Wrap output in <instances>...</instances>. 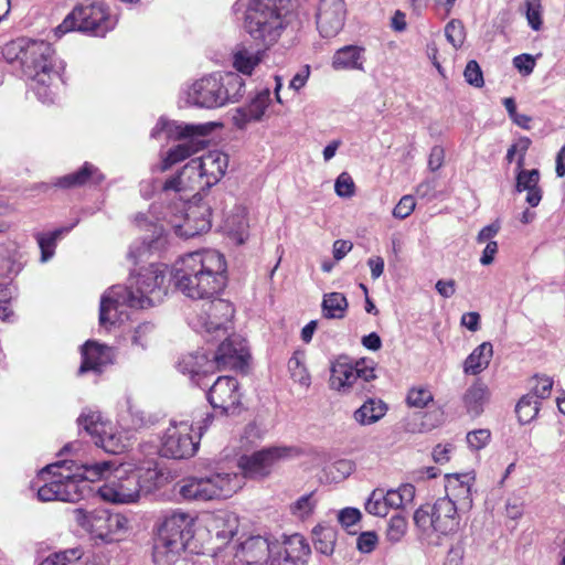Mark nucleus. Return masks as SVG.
<instances>
[{"label": "nucleus", "instance_id": "052dcab7", "mask_svg": "<svg viewBox=\"0 0 565 565\" xmlns=\"http://www.w3.org/2000/svg\"><path fill=\"white\" fill-rule=\"evenodd\" d=\"M463 76L466 82L471 86L480 88L484 85L482 71L475 60H471L467 63L463 71Z\"/></svg>", "mask_w": 565, "mask_h": 565}, {"label": "nucleus", "instance_id": "09e8293b", "mask_svg": "<svg viewBox=\"0 0 565 565\" xmlns=\"http://www.w3.org/2000/svg\"><path fill=\"white\" fill-rule=\"evenodd\" d=\"M315 493L303 494L290 505V513L298 520L305 521L310 518L317 507Z\"/></svg>", "mask_w": 565, "mask_h": 565}, {"label": "nucleus", "instance_id": "20e7f679", "mask_svg": "<svg viewBox=\"0 0 565 565\" xmlns=\"http://www.w3.org/2000/svg\"><path fill=\"white\" fill-rule=\"evenodd\" d=\"M298 0H250L244 13V30L254 44L275 46L296 18Z\"/></svg>", "mask_w": 565, "mask_h": 565}, {"label": "nucleus", "instance_id": "ea45409f", "mask_svg": "<svg viewBox=\"0 0 565 565\" xmlns=\"http://www.w3.org/2000/svg\"><path fill=\"white\" fill-rule=\"evenodd\" d=\"M337 533L329 526L317 525L312 530V542L317 552L330 556L334 551Z\"/></svg>", "mask_w": 565, "mask_h": 565}, {"label": "nucleus", "instance_id": "4c0bfd02", "mask_svg": "<svg viewBox=\"0 0 565 565\" xmlns=\"http://www.w3.org/2000/svg\"><path fill=\"white\" fill-rule=\"evenodd\" d=\"M78 426L89 434L96 440L102 434L107 433L109 424L104 422L97 411L86 408L77 418Z\"/></svg>", "mask_w": 565, "mask_h": 565}, {"label": "nucleus", "instance_id": "a19ab883", "mask_svg": "<svg viewBox=\"0 0 565 565\" xmlns=\"http://www.w3.org/2000/svg\"><path fill=\"white\" fill-rule=\"evenodd\" d=\"M488 398V388L482 383L472 384L463 395V402L470 414L479 415Z\"/></svg>", "mask_w": 565, "mask_h": 565}, {"label": "nucleus", "instance_id": "c85d7f7f", "mask_svg": "<svg viewBox=\"0 0 565 565\" xmlns=\"http://www.w3.org/2000/svg\"><path fill=\"white\" fill-rule=\"evenodd\" d=\"M365 49L359 45H345L337 50L331 66L335 71H364Z\"/></svg>", "mask_w": 565, "mask_h": 565}, {"label": "nucleus", "instance_id": "8fccbe9b", "mask_svg": "<svg viewBox=\"0 0 565 565\" xmlns=\"http://www.w3.org/2000/svg\"><path fill=\"white\" fill-rule=\"evenodd\" d=\"M540 411V401L535 395L526 394L516 404L515 412L522 424L530 423Z\"/></svg>", "mask_w": 565, "mask_h": 565}, {"label": "nucleus", "instance_id": "a18cd8bd", "mask_svg": "<svg viewBox=\"0 0 565 565\" xmlns=\"http://www.w3.org/2000/svg\"><path fill=\"white\" fill-rule=\"evenodd\" d=\"M95 444L111 454L122 452L129 445L127 437L122 434L113 433L110 427L107 428L106 434H102L95 440Z\"/></svg>", "mask_w": 565, "mask_h": 565}, {"label": "nucleus", "instance_id": "c03bdc74", "mask_svg": "<svg viewBox=\"0 0 565 565\" xmlns=\"http://www.w3.org/2000/svg\"><path fill=\"white\" fill-rule=\"evenodd\" d=\"M521 10L533 31H540L543 28L544 8L542 0H523Z\"/></svg>", "mask_w": 565, "mask_h": 565}, {"label": "nucleus", "instance_id": "0e129e2a", "mask_svg": "<svg viewBox=\"0 0 565 565\" xmlns=\"http://www.w3.org/2000/svg\"><path fill=\"white\" fill-rule=\"evenodd\" d=\"M553 387V380L548 376H536L535 384L532 387L531 395H535L536 399L547 398Z\"/></svg>", "mask_w": 565, "mask_h": 565}, {"label": "nucleus", "instance_id": "bb28decb", "mask_svg": "<svg viewBox=\"0 0 565 565\" xmlns=\"http://www.w3.org/2000/svg\"><path fill=\"white\" fill-rule=\"evenodd\" d=\"M196 158L207 188L216 184L227 170L228 156L220 150L209 151Z\"/></svg>", "mask_w": 565, "mask_h": 565}, {"label": "nucleus", "instance_id": "7c9ffc66", "mask_svg": "<svg viewBox=\"0 0 565 565\" xmlns=\"http://www.w3.org/2000/svg\"><path fill=\"white\" fill-rule=\"evenodd\" d=\"M205 189L209 188L205 186V179L196 157L191 158L182 167H179V193L186 190L200 193Z\"/></svg>", "mask_w": 565, "mask_h": 565}, {"label": "nucleus", "instance_id": "de8ad7c7", "mask_svg": "<svg viewBox=\"0 0 565 565\" xmlns=\"http://www.w3.org/2000/svg\"><path fill=\"white\" fill-rule=\"evenodd\" d=\"M364 508L369 514L381 518L386 516L390 512V508L386 503L385 490L381 488L374 489L369 495Z\"/></svg>", "mask_w": 565, "mask_h": 565}, {"label": "nucleus", "instance_id": "5701e85b", "mask_svg": "<svg viewBox=\"0 0 565 565\" xmlns=\"http://www.w3.org/2000/svg\"><path fill=\"white\" fill-rule=\"evenodd\" d=\"M113 360L114 351L110 347L87 341L82 348V363L78 374L82 375L88 372L100 374L107 365L113 363Z\"/></svg>", "mask_w": 565, "mask_h": 565}, {"label": "nucleus", "instance_id": "cd10ccee", "mask_svg": "<svg viewBox=\"0 0 565 565\" xmlns=\"http://www.w3.org/2000/svg\"><path fill=\"white\" fill-rule=\"evenodd\" d=\"M541 174L537 169L526 170L523 167L515 169V191L518 193L526 192V203L535 207L542 200V189L540 186Z\"/></svg>", "mask_w": 565, "mask_h": 565}, {"label": "nucleus", "instance_id": "13d9d810", "mask_svg": "<svg viewBox=\"0 0 565 565\" xmlns=\"http://www.w3.org/2000/svg\"><path fill=\"white\" fill-rule=\"evenodd\" d=\"M433 401V394L427 388H412L407 394V404L412 407L424 408Z\"/></svg>", "mask_w": 565, "mask_h": 565}, {"label": "nucleus", "instance_id": "6ab92c4d", "mask_svg": "<svg viewBox=\"0 0 565 565\" xmlns=\"http://www.w3.org/2000/svg\"><path fill=\"white\" fill-rule=\"evenodd\" d=\"M217 126L218 124L213 121L179 124V164L202 151L209 142V136Z\"/></svg>", "mask_w": 565, "mask_h": 565}, {"label": "nucleus", "instance_id": "603ef678", "mask_svg": "<svg viewBox=\"0 0 565 565\" xmlns=\"http://www.w3.org/2000/svg\"><path fill=\"white\" fill-rule=\"evenodd\" d=\"M406 532L407 520L401 514H395L388 521L385 536L390 543L396 544L402 541Z\"/></svg>", "mask_w": 565, "mask_h": 565}, {"label": "nucleus", "instance_id": "4468645a", "mask_svg": "<svg viewBox=\"0 0 565 565\" xmlns=\"http://www.w3.org/2000/svg\"><path fill=\"white\" fill-rule=\"evenodd\" d=\"M74 521L85 531L95 537L104 541L113 540L111 535L126 532L129 527V520L120 513H110L99 508L87 511L83 508L74 509Z\"/></svg>", "mask_w": 565, "mask_h": 565}, {"label": "nucleus", "instance_id": "9b49d317", "mask_svg": "<svg viewBox=\"0 0 565 565\" xmlns=\"http://www.w3.org/2000/svg\"><path fill=\"white\" fill-rule=\"evenodd\" d=\"M241 488V479L233 473H214L206 478L182 480L179 494L186 500H215L232 497Z\"/></svg>", "mask_w": 565, "mask_h": 565}, {"label": "nucleus", "instance_id": "79ce46f5", "mask_svg": "<svg viewBox=\"0 0 565 565\" xmlns=\"http://www.w3.org/2000/svg\"><path fill=\"white\" fill-rule=\"evenodd\" d=\"M386 503L391 509H404L412 503L415 498V487L411 483L399 486L397 489L385 491Z\"/></svg>", "mask_w": 565, "mask_h": 565}, {"label": "nucleus", "instance_id": "f03ea898", "mask_svg": "<svg viewBox=\"0 0 565 565\" xmlns=\"http://www.w3.org/2000/svg\"><path fill=\"white\" fill-rule=\"evenodd\" d=\"M2 54L8 63L19 64L41 103L55 102L57 88L65 83V63L55 56L49 42L19 38L6 44Z\"/></svg>", "mask_w": 565, "mask_h": 565}, {"label": "nucleus", "instance_id": "b1692460", "mask_svg": "<svg viewBox=\"0 0 565 565\" xmlns=\"http://www.w3.org/2000/svg\"><path fill=\"white\" fill-rule=\"evenodd\" d=\"M207 422L209 417L191 423L179 422V459L191 458L198 452Z\"/></svg>", "mask_w": 565, "mask_h": 565}, {"label": "nucleus", "instance_id": "0eeeda50", "mask_svg": "<svg viewBox=\"0 0 565 565\" xmlns=\"http://www.w3.org/2000/svg\"><path fill=\"white\" fill-rule=\"evenodd\" d=\"M81 469L86 481L95 482L106 479V483L98 490L105 501L132 503L138 501L142 493L136 476L137 471H132L130 465L115 466L113 461H96L84 463Z\"/></svg>", "mask_w": 565, "mask_h": 565}, {"label": "nucleus", "instance_id": "49530a36", "mask_svg": "<svg viewBox=\"0 0 565 565\" xmlns=\"http://www.w3.org/2000/svg\"><path fill=\"white\" fill-rule=\"evenodd\" d=\"M68 231H70V228H60V230H55L47 234H38L36 235L38 244L41 249V262L42 263H46L47 260H50L53 257V255L55 253L57 239L61 237V235L64 232H68Z\"/></svg>", "mask_w": 565, "mask_h": 565}, {"label": "nucleus", "instance_id": "2f4dec72", "mask_svg": "<svg viewBox=\"0 0 565 565\" xmlns=\"http://www.w3.org/2000/svg\"><path fill=\"white\" fill-rule=\"evenodd\" d=\"M103 179L104 175L92 163L85 162L78 171L57 178L54 185L63 189H70L87 183L98 184Z\"/></svg>", "mask_w": 565, "mask_h": 565}, {"label": "nucleus", "instance_id": "2eb2a0df", "mask_svg": "<svg viewBox=\"0 0 565 565\" xmlns=\"http://www.w3.org/2000/svg\"><path fill=\"white\" fill-rule=\"evenodd\" d=\"M375 377L372 362L361 360L352 363L347 359H339L331 366L330 387L341 393H348L360 382L369 383Z\"/></svg>", "mask_w": 565, "mask_h": 565}, {"label": "nucleus", "instance_id": "58836bf2", "mask_svg": "<svg viewBox=\"0 0 565 565\" xmlns=\"http://www.w3.org/2000/svg\"><path fill=\"white\" fill-rule=\"evenodd\" d=\"M322 312L328 319H342L345 316L349 303L341 292H330L323 296Z\"/></svg>", "mask_w": 565, "mask_h": 565}, {"label": "nucleus", "instance_id": "473e14b6", "mask_svg": "<svg viewBox=\"0 0 565 565\" xmlns=\"http://www.w3.org/2000/svg\"><path fill=\"white\" fill-rule=\"evenodd\" d=\"M153 227V235L150 239L143 238L142 242L131 245L128 253L130 259L137 262L148 254L161 253L166 248L168 241L163 228L157 225Z\"/></svg>", "mask_w": 565, "mask_h": 565}, {"label": "nucleus", "instance_id": "e433bc0d", "mask_svg": "<svg viewBox=\"0 0 565 565\" xmlns=\"http://www.w3.org/2000/svg\"><path fill=\"white\" fill-rule=\"evenodd\" d=\"M179 541L182 548L191 554L200 553L201 545L195 539L194 519L179 513Z\"/></svg>", "mask_w": 565, "mask_h": 565}, {"label": "nucleus", "instance_id": "412c9836", "mask_svg": "<svg viewBox=\"0 0 565 565\" xmlns=\"http://www.w3.org/2000/svg\"><path fill=\"white\" fill-rule=\"evenodd\" d=\"M206 397L213 408H218L223 413L235 409L241 401L237 380L232 376L217 377Z\"/></svg>", "mask_w": 565, "mask_h": 565}, {"label": "nucleus", "instance_id": "4be33fe9", "mask_svg": "<svg viewBox=\"0 0 565 565\" xmlns=\"http://www.w3.org/2000/svg\"><path fill=\"white\" fill-rule=\"evenodd\" d=\"M343 0H320L317 13V26L323 38L335 36L344 24Z\"/></svg>", "mask_w": 565, "mask_h": 565}, {"label": "nucleus", "instance_id": "bf43d9fd", "mask_svg": "<svg viewBox=\"0 0 565 565\" xmlns=\"http://www.w3.org/2000/svg\"><path fill=\"white\" fill-rule=\"evenodd\" d=\"M21 258L22 255L18 250H14L12 255L4 258L0 265L2 274L8 277L17 276L23 268Z\"/></svg>", "mask_w": 565, "mask_h": 565}, {"label": "nucleus", "instance_id": "39448f33", "mask_svg": "<svg viewBox=\"0 0 565 565\" xmlns=\"http://www.w3.org/2000/svg\"><path fill=\"white\" fill-rule=\"evenodd\" d=\"M171 426L161 437L158 457L146 459L136 467L138 482L143 494H156L161 499L174 497V460L177 452V427Z\"/></svg>", "mask_w": 565, "mask_h": 565}, {"label": "nucleus", "instance_id": "e2e57ef3", "mask_svg": "<svg viewBox=\"0 0 565 565\" xmlns=\"http://www.w3.org/2000/svg\"><path fill=\"white\" fill-rule=\"evenodd\" d=\"M334 191L341 198H351L354 195L355 185L353 179L348 172H342L335 180Z\"/></svg>", "mask_w": 565, "mask_h": 565}, {"label": "nucleus", "instance_id": "680f3d73", "mask_svg": "<svg viewBox=\"0 0 565 565\" xmlns=\"http://www.w3.org/2000/svg\"><path fill=\"white\" fill-rule=\"evenodd\" d=\"M288 367L295 381L305 386L309 385L310 375L298 356L294 355L292 358H290L288 362Z\"/></svg>", "mask_w": 565, "mask_h": 565}, {"label": "nucleus", "instance_id": "a878e982", "mask_svg": "<svg viewBox=\"0 0 565 565\" xmlns=\"http://www.w3.org/2000/svg\"><path fill=\"white\" fill-rule=\"evenodd\" d=\"M475 477L471 473H451L446 476L445 491L446 495L443 499H450L456 505L470 508L471 487Z\"/></svg>", "mask_w": 565, "mask_h": 565}, {"label": "nucleus", "instance_id": "ddd939ff", "mask_svg": "<svg viewBox=\"0 0 565 565\" xmlns=\"http://www.w3.org/2000/svg\"><path fill=\"white\" fill-rule=\"evenodd\" d=\"M205 306L202 313L190 318L192 328L202 333L207 341L227 335L233 328V305L225 299H214Z\"/></svg>", "mask_w": 565, "mask_h": 565}, {"label": "nucleus", "instance_id": "6e6552de", "mask_svg": "<svg viewBox=\"0 0 565 565\" xmlns=\"http://www.w3.org/2000/svg\"><path fill=\"white\" fill-rule=\"evenodd\" d=\"M225 340L218 345L213 358L209 360L205 354H198L192 359L194 364L184 363L183 373H189L191 381L198 386L206 385L202 382L205 374L216 370L239 369L248 358L245 340L238 334L224 335Z\"/></svg>", "mask_w": 565, "mask_h": 565}, {"label": "nucleus", "instance_id": "6e6d98bb", "mask_svg": "<svg viewBox=\"0 0 565 565\" xmlns=\"http://www.w3.org/2000/svg\"><path fill=\"white\" fill-rule=\"evenodd\" d=\"M491 433L488 429H476L467 434L468 447L473 451L483 449L490 441Z\"/></svg>", "mask_w": 565, "mask_h": 565}, {"label": "nucleus", "instance_id": "a211bd4d", "mask_svg": "<svg viewBox=\"0 0 565 565\" xmlns=\"http://www.w3.org/2000/svg\"><path fill=\"white\" fill-rule=\"evenodd\" d=\"M297 450L291 447L275 446L262 449L250 456H243L239 459V467L250 478H259L269 473L273 465L290 458Z\"/></svg>", "mask_w": 565, "mask_h": 565}, {"label": "nucleus", "instance_id": "f8f14e48", "mask_svg": "<svg viewBox=\"0 0 565 565\" xmlns=\"http://www.w3.org/2000/svg\"><path fill=\"white\" fill-rule=\"evenodd\" d=\"M458 508L450 499L439 498L433 505H423L414 513L415 525L424 535H449L459 527Z\"/></svg>", "mask_w": 565, "mask_h": 565}, {"label": "nucleus", "instance_id": "864d4df0", "mask_svg": "<svg viewBox=\"0 0 565 565\" xmlns=\"http://www.w3.org/2000/svg\"><path fill=\"white\" fill-rule=\"evenodd\" d=\"M153 324L143 322L137 326L131 335V345L135 349L145 351L152 341Z\"/></svg>", "mask_w": 565, "mask_h": 565}, {"label": "nucleus", "instance_id": "9d476101", "mask_svg": "<svg viewBox=\"0 0 565 565\" xmlns=\"http://www.w3.org/2000/svg\"><path fill=\"white\" fill-rule=\"evenodd\" d=\"M116 20L103 2L83 3L73 9L61 24L54 29L56 38L77 30L95 36H105L115 28Z\"/></svg>", "mask_w": 565, "mask_h": 565}, {"label": "nucleus", "instance_id": "3c124183", "mask_svg": "<svg viewBox=\"0 0 565 565\" xmlns=\"http://www.w3.org/2000/svg\"><path fill=\"white\" fill-rule=\"evenodd\" d=\"M82 553L77 548L55 552L39 562L38 565H77Z\"/></svg>", "mask_w": 565, "mask_h": 565}, {"label": "nucleus", "instance_id": "72a5a7b5", "mask_svg": "<svg viewBox=\"0 0 565 565\" xmlns=\"http://www.w3.org/2000/svg\"><path fill=\"white\" fill-rule=\"evenodd\" d=\"M248 228L247 212L242 206L235 207L234 212L226 217L224 223L227 236L237 245L246 242L249 235Z\"/></svg>", "mask_w": 565, "mask_h": 565}, {"label": "nucleus", "instance_id": "1a4fd4ad", "mask_svg": "<svg viewBox=\"0 0 565 565\" xmlns=\"http://www.w3.org/2000/svg\"><path fill=\"white\" fill-rule=\"evenodd\" d=\"M72 460H62L47 465L40 471V478L45 481L38 490V498L47 502L75 501L79 498L78 482L85 481L83 478V469Z\"/></svg>", "mask_w": 565, "mask_h": 565}, {"label": "nucleus", "instance_id": "c756f323", "mask_svg": "<svg viewBox=\"0 0 565 565\" xmlns=\"http://www.w3.org/2000/svg\"><path fill=\"white\" fill-rule=\"evenodd\" d=\"M253 49L245 44H239L233 52V66L244 75H252L254 70L262 63L268 50L264 47Z\"/></svg>", "mask_w": 565, "mask_h": 565}, {"label": "nucleus", "instance_id": "f3484780", "mask_svg": "<svg viewBox=\"0 0 565 565\" xmlns=\"http://www.w3.org/2000/svg\"><path fill=\"white\" fill-rule=\"evenodd\" d=\"M179 201H183L179 236L189 238L210 230V206L202 201L201 193L195 192L190 200L179 195Z\"/></svg>", "mask_w": 565, "mask_h": 565}, {"label": "nucleus", "instance_id": "774afa93", "mask_svg": "<svg viewBox=\"0 0 565 565\" xmlns=\"http://www.w3.org/2000/svg\"><path fill=\"white\" fill-rule=\"evenodd\" d=\"M361 519V512L355 508H344L338 512V521L342 526L349 527L358 523Z\"/></svg>", "mask_w": 565, "mask_h": 565}, {"label": "nucleus", "instance_id": "4d7b16f0", "mask_svg": "<svg viewBox=\"0 0 565 565\" xmlns=\"http://www.w3.org/2000/svg\"><path fill=\"white\" fill-rule=\"evenodd\" d=\"M151 138L153 139H167V140H177V126L174 122L167 121L163 117H161L156 125V127L151 131Z\"/></svg>", "mask_w": 565, "mask_h": 565}, {"label": "nucleus", "instance_id": "423d86ee", "mask_svg": "<svg viewBox=\"0 0 565 565\" xmlns=\"http://www.w3.org/2000/svg\"><path fill=\"white\" fill-rule=\"evenodd\" d=\"M245 81L234 72H216L204 75L184 89V102L201 109H217L241 100Z\"/></svg>", "mask_w": 565, "mask_h": 565}, {"label": "nucleus", "instance_id": "393cba45", "mask_svg": "<svg viewBox=\"0 0 565 565\" xmlns=\"http://www.w3.org/2000/svg\"><path fill=\"white\" fill-rule=\"evenodd\" d=\"M270 103V89H262L252 98L248 105L235 109L232 117L233 124L237 128L244 129L253 121H260Z\"/></svg>", "mask_w": 565, "mask_h": 565}, {"label": "nucleus", "instance_id": "7ed1b4c3", "mask_svg": "<svg viewBox=\"0 0 565 565\" xmlns=\"http://www.w3.org/2000/svg\"><path fill=\"white\" fill-rule=\"evenodd\" d=\"M227 265L215 249L184 253L179 257V291L192 299H209L226 286Z\"/></svg>", "mask_w": 565, "mask_h": 565}, {"label": "nucleus", "instance_id": "5fc2aeb1", "mask_svg": "<svg viewBox=\"0 0 565 565\" xmlns=\"http://www.w3.org/2000/svg\"><path fill=\"white\" fill-rule=\"evenodd\" d=\"M445 36L447 41L457 50L465 42V28L459 20H451L445 28Z\"/></svg>", "mask_w": 565, "mask_h": 565}, {"label": "nucleus", "instance_id": "f257e3e1", "mask_svg": "<svg viewBox=\"0 0 565 565\" xmlns=\"http://www.w3.org/2000/svg\"><path fill=\"white\" fill-rule=\"evenodd\" d=\"M164 264L152 263L131 274L128 286L107 289L99 306V324L105 329L128 319L127 308L145 309L162 301L167 294Z\"/></svg>", "mask_w": 565, "mask_h": 565}, {"label": "nucleus", "instance_id": "338daca9", "mask_svg": "<svg viewBox=\"0 0 565 565\" xmlns=\"http://www.w3.org/2000/svg\"><path fill=\"white\" fill-rule=\"evenodd\" d=\"M377 545L375 532H363L356 539V548L364 554L371 553Z\"/></svg>", "mask_w": 565, "mask_h": 565}, {"label": "nucleus", "instance_id": "37998d69", "mask_svg": "<svg viewBox=\"0 0 565 565\" xmlns=\"http://www.w3.org/2000/svg\"><path fill=\"white\" fill-rule=\"evenodd\" d=\"M213 522L216 537L221 541L231 540L238 531V518L235 513L223 512L215 516Z\"/></svg>", "mask_w": 565, "mask_h": 565}, {"label": "nucleus", "instance_id": "69168bd1", "mask_svg": "<svg viewBox=\"0 0 565 565\" xmlns=\"http://www.w3.org/2000/svg\"><path fill=\"white\" fill-rule=\"evenodd\" d=\"M415 205V200L412 195H404L393 209V216L404 220L412 214Z\"/></svg>", "mask_w": 565, "mask_h": 565}, {"label": "nucleus", "instance_id": "dca6fc26", "mask_svg": "<svg viewBox=\"0 0 565 565\" xmlns=\"http://www.w3.org/2000/svg\"><path fill=\"white\" fill-rule=\"evenodd\" d=\"M235 557L247 565H281V546L279 541L256 535L244 541L237 550Z\"/></svg>", "mask_w": 565, "mask_h": 565}, {"label": "nucleus", "instance_id": "aec40b11", "mask_svg": "<svg viewBox=\"0 0 565 565\" xmlns=\"http://www.w3.org/2000/svg\"><path fill=\"white\" fill-rule=\"evenodd\" d=\"M175 536L177 514L173 512L158 525L153 545V562L156 565H174L177 562Z\"/></svg>", "mask_w": 565, "mask_h": 565}, {"label": "nucleus", "instance_id": "c9c22d12", "mask_svg": "<svg viewBox=\"0 0 565 565\" xmlns=\"http://www.w3.org/2000/svg\"><path fill=\"white\" fill-rule=\"evenodd\" d=\"M387 412V406L381 399L369 398L353 414L360 425L366 426L379 422Z\"/></svg>", "mask_w": 565, "mask_h": 565}, {"label": "nucleus", "instance_id": "f704fd0d", "mask_svg": "<svg viewBox=\"0 0 565 565\" xmlns=\"http://www.w3.org/2000/svg\"><path fill=\"white\" fill-rule=\"evenodd\" d=\"M492 355V344L490 342L481 343L465 360L463 372L472 375L481 373L488 367Z\"/></svg>", "mask_w": 565, "mask_h": 565}]
</instances>
